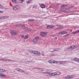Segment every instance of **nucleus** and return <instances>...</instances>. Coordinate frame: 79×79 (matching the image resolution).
<instances>
[{
	"label": "nucleus",
	"instance_id": "7",
	"mask_svg": "<svg viewBox=\"0 0 79 79\" xmlns=\"http://www.w3.org/2000/svg\"><path fill=\"white\" fill-rule=\"evenodd\" d=\"M40 34L41 37H44L46 35V32H42L40 33Z\"/></svg>",
	"mask_w": 79,
	"mask_h": 79
},
{
	"label": "nucleus",
	"instance_id": "30",
	"mask_svg": "<svg viewBox=\"0 0 79 79\" xmlns=\"http://www.w3.org/2000/svg\"><path fill=\"white\" fill-rule=\"evenodd\" d=\"M69 34H67L64 36L63 37H68V36H69Z\"/></svg>",
	"mask_w": 79,
	"mask_h": 79
},
{
	"label": "nucleus",
	"instance_id": "54",
	"mask_svg": "<svg viewBox=\"0 0 79 79\" xmlns=\"http://www.w3.org/2000/svg\"><path fill=\"white\" fill-rule=\"evenodd\" d=\"M52 49H50V52H51V50H52V51H53V50H52Z\"/></svg>",
	"mask_w": 79,
	"mask_h": 79
},
{
	"label": "nucleus",
	"instance_id": "56",
	"mask_svg": "<svg viewBox=\"0 0 79 79\" xmlns=\"http://www.w3.org/2000/svg\"><path fill=\"white\" fill-rule=\"evenodd\" d=\"M43 74H46V72H43Z\"/></svg>",
	"mask_w": 79,
	"mask_h": 79
},
{
	"label": "nucleus",
	"instance_id": "42",
	"mask_svg": "<svg viewBox=\"0 0 79 79\" xmlns=\"http://www.w3.org/2000/svg\"><path fill=\"white\" fill-rule=\"evenodd\" d=\"M3 13V11L0 10V13Z\"/></svg>",
	"mask_w": 79,
	"mask_h": 79
},
{
	"label": "nucleus",
	"instance_id": "12",
	"mask_svg": "<svg viewBox=\"0 0 79 79\" xmlns=\"http://www.w3.org/2000/svg\"><path fill=\"white\" fill-rule=\"evenodd\" d=\"M7 59H6V58H1V59H0V61H6Z\"/></svg>",
	"mask_w": 79,
	"mask_h": 79
},
{
	"label": "nucleus",
	"instance_id": "27",
	"mask_svg": "<svg viewBox=\"0 0 79 79\" xmlns=\"http://www.w3.org/2000/svg\"><path fill=\"white\" fill-rule=\"evenodd\" d=\"M28 21H34V19H28Z\"/></svg>",
	"mask_w": 79,
	"mask_h": 79
},
{
	"label": "nucleus",
	"instance_id": "17",
	"mask_svg": "<svg viewBox=\"0 0 79 79\" xmlns=\"http://www.w3.org/2000/svg\"><path fill=\"white\" fill-rule=\"evenodd\" d=\"M71 47L72 48V50H73V49H74L76 47V46L75 45H73V46H71Z\"/></svg>",
	"mask_w": 79,
	"mask_h": 79
},
{
	"label": "nucleus",
	"instance_id": "2",
	"mask_svg": "<svg viewBox=\"0 0 79 79\" xmlns=\"http://www.w3.org/2000/svg\"><path fill=\"white\" fill-rule=\"evenodd\" d=\"M10 34H11L12 36H15V35H16L18 34V32L16 31L15 30H12L10 32Z\"/></svg>",
	"mask_w": 79,
	"mask_h": 79
},
{
	"label": "nucleus",
	"instance_id": "26",
	"mask_svg": "<svg viewBox=\"0 0 79 79\" xmlns=\"http://www.w3.org/2000/svg\"><path fill=\"white\" fill-rule=\"evenodd\" d=\"M37 8V5H34L33 7V8Z\"/></svg>",
	"mask_w": 79,
	"mask_h": 79
},
{
	"label": "nucleus",
	"instance_id": "5",
	"mask_svg": "<svg viewBox=\"0 0 79 79\" xmlns=\"http://www.w3.org/2000/svg\"><path fill=\"white\" fill-rule=\"evenodd\" d=\"M58 63H59V64H64V63H69V61H58Z\"/></svg>",
	"mask_w": 79,
	"mask_h": 79
},
{
	"label": "nucleus",
	"instance_id": "31",
	"mask_svg": "<svg viewBox=\"0 0 79 79\" xmlns=\"http://www.w3.org/2000/svg\"><path fill=\"white\" fill-rule=\"evenodd\" d=\"M28 38V36L26 35L25 36V37H24V39H27Z\"/></svg>",
	"mask_w": 79,
	"mask_h": 79
},
{
	"label": "nucleus",
	"instance_id": "60",
	"mask_svg": "<svg viewBox=\"0 0 79 79\" xmlns=\"http://www.w3.org/2000/svg\"><path fill=\"white\" fill-rule=\"evenodd\" d=\"M77 15H78V14H77Z\"/></svg>",
	"mask_w": 79,
	"mask_h": 79
},
{
	"label": "nucleus",
	"instance_id": "39",
	"mask_svg": "<svg viewBox=\"0 0 79 79\" xmlns=\"http://www.w3.org/2000/svg\"><path fill=\"white\" fill-rule=\"evenodd\" d=\"M56 26H57V27H61V25H56Z\"/></svg>",
	"mask_w": 79,
	"mask_h": 79
},
{
	"label": "nucleus",
	"instance_id": "4",
	"mask_svg": "<svg viewBox=\"0 0 79 79\" xmlns=\"http://www.w3.org/2000/svg\"><path fill=\"white\" fill-rule=\"evenodd\" d=\"M73 77H74V75H68L67 77H64V78L65 79H70Z\"/></svg>",
	"mask_w": 79,
	"mask_h": 79
},
{
	"label": "nucleus",
	"instance_id": "1",
	"mask_svg": "<svg viewBox=\"0 0 79 79\" xmlns=\"http://www.w3.org/2000/svg\"><path fill=\"white\" fill-rule=\"evenodd\" d=\"M30 53H33V54H35L36 55H37V56H39L40 55V52L38 51H32L30 52Z\"/></svg>",
	"mask_w": 79,
	"mask_h": 79
},
{
	"label": "nucleus",
	"instance_id": "29",
	"mask_svg": "<svg viewBox=\"0 0 79 79\" xmlns=\"http://www.w3.org/2000/svg\"><path fill=\"white\" fill-rule=\"evenodd\" d=\"M68 50H72V48H71V46H70L67 48Z\"/></svg>",
	"mask_w": 79,
	"mask_h": 79
},
{
	"label": "nucleus",
	"instance_id": "52",
	"mask_svg": "<svg viewBox=\"0 0 79 79\" xmlns=\"http://www.w3.org/2000/svg\"><path fill=\"white\" fill-rule=\"evenodd\" d=\"M53 63H55V61H53Z\"/></svg>",
	"mask_w": 79,
	"mask_h": 79
},
{
	"label": "nucleus",
	"instance_id": "37",
	"mask_svg": "<svg viewBox=\"0 0 79 79\" xmlns=\"http://www.w3.org/2000/svg\"><path fill=\"white\" fill-rule=\"evenodd\" d=\"M48 63H52V61L51 60H49L48 61Z\"/></svg>",
	"mask_w": 79,
	"mask_h": 79
},
{
	"label": "nucleus",
	"instance_id": "43",
	"mask_svg": "<svg viewBox=\"0 0 79 79\" xmlns=\"http://www.w3.org/2000/svg\"><path fill=\"white\" fill-rule=\"evenodd\" d=\"M28 63V61L26 62V61H25L24 62V63Z\"/></svg>",
	"mask_w": 79,
	"mask_h": 79
},
{
	"label": "nucleus",
	"instance_id": "46",
	"mask_svg": "<svg viewBox=\"0 0 79 79\" xmlns=\"http://www.w3.org/2000/svg\"><path fill=\"white\" fill-rule=\"evenodd\" d=\"M58 61H55V63H56L57 64H58Z\"/></svg>",
	"mask_w": 79,
	"mask_h": 79
},
{
	"label": "nucleus",
	"instance_id": "15",
	"mask_svg": "<svg viewBox=\"0 0 79 79\" xmlns=\"http://www.w3.org/2000/svg\"><path fill=\"white\" fill-rule=\"evenodd\" d=\"M8 61L9 62H12V61H15V60H11V59H7V60L6 61Z\"/></svg>",
	"mask_w": 79,
	"mask_h": 79
},
{
	"label": "nucleus",
	"instance_id": "24",
	"mask_svg": "<svg viewBox=\"0 0 79 79\" xmlns=\"http://www.w3.org/2000/svg\"><path fill=\"white\" fill-rule=\"evenodd\" d=\"M21 27L23 29H24V28L26 27L24 25H22L21 26Z\"/></svg>",
	"mask_w": 79,
	"mask_h": 79
},
{
	"label": "nucleus",
	"instance_id": "32",
	"mask_svg": "<svg viewBox=\"0 0 79 79\" xmlns=\"http://www.w3.org/2000/svg\"><path fill=\"white\" fill-rule=\"evenodd\" d=\"M17 0H12L11 2H15L16 3V1H17Z\"/></svg>",
	"mask_w": 79,
	"mask_h": 79
},
{
	"label": "nucleus",
	"instance_id": "57",
	"mask_svg": "<svg viewBox=\"0 0 79 79\" xmlns=\"http://www.w3.org/2000/svg\"><path fill=\"white\" fill-rule=\"evenodd\" d=\"M2 6V5H1V4H0V6Z\"/></svg>",
	"mask_w": 79,
	"mask_h": 79
},
{
	"label": "nucleus",
	"instance_id": "38",
	"mask_svg": "<svg viewBox=\"0 0 79 79\" xmlns=\"http://www.w3.org/2000/svg\"><path fill=\"white\" fill-rule=\"evenodd\" d=\"M68 48H66L64 49V51H68Z\"/></svg>",
	"mask_w": 79,
	"mask_h": 79
},
{
	"label": "nucleus",
	"instance_id": "20",
	"mask_svg": "<svg viewBox=\"0 0 79 79\" xmlns=\"http://www.w3.org/2000/svg\"><path fill=\"white\" fill-rule=\"evenodd\" d=\"M41 7L42 8H46V6L44 4H42L41 5Z\"/></svg>",
	"mask_w": 79,
	"mask_h": 79
},
{
	"label": "nucleus",
	"instance_id": "59",
	"mask_svg": "<svg viewBox=\"0 0 79 79\" xmlns=\"http://www.w3.org/2000/svg\"><path fill=\"white\" fill-rule=\"evenodd\" d=\"M77 79H79V78H77Z\"/></svg>",
	"mask_w": 79,
	"mask_h": 79
},
{
	"label": "nucleus",
	"instance_id": "33",
	"mask_svg": "<svg viewBox=\"0 0 79 79\" xmlns=\"http://www.w3.org/2000/svg\"><path fill=\"white\" fill-rule=\"evenodd\" d=\"M66 10V8H63L62 9V10H63V11H64Z\"/></svg>",
	"mask_w": 79,
	"mask_h": 79
},
{
	"label": "nucleus",
	"instance_id": "11",
	"mask_svg": "<svg viewBox=\"0 0 79 79\" xmlns=\"http://www.w3.org/2000/svg\"><path fill=\"white\" fill-rule=\"evenodd\" d=\"M24 30L25 31H29V32H31V31L30 29L29 28H26V27H25V28H24Z\"/></svg>",
	"mask_w": 79,
	"mask_h": 79
},
{
	"label": "nucleus",
	"instance_id": "21",
	"mask_svg": "<svg viewBox=\"0 0 79 79\" xmlns=\"http://www.w3.org/2000/svg\"><path fill=\"white\" fill-rule=\"evenodd\" d=\"M19 1L20 3H23L24 2V0H19Z\"/></svg>",
	"mask_w": 79,
	"mask_h": 79
},
{
	"label": "nucleus",
	"instance_id": "48",
	"mask_svg": "<svg viewBox=\"0 0 79 79\" xmlns=\"http://www.w3.org/2000/svg\"><path fill=\"white\" fill-rule=\"evenodd\" d=\"M61 34V32H60L58 33L59 34Z\"/></svg>",
	"mask_w": 79,
	"mask_h": 79
},
{
	"label": "nucleus",
	"instance_id": "36",
	"mask_svg": "<svg viewBox=\"0 0 79 79\" xmlns=\"http://www.w3.org/2000/svg\"><path fill=\"white\" fill-rule=\"evenodd\" d=\"M20 26L21 25L19 24H18L16 25V26H17V27H19V26Z\"/></svg>",
	"mask_w": 79,
	"mask_h": 79
},
{
	"label": "nucleus",
	"instance_id": "6",
	"mask_svg": "<svg viewBox=\"0 0 79 79\" xmlns=\"http://www.w3.org/2000/svg\"><path fill=\"white\" fill-rule=\"evenodd\" d=\"M38 39H39V37H36L35 39H34L33 40V43H34V44H37V40H38Z\"/></svg>",
	"mask_w": 79,
	"mask_h": 79
},
{
	"label": "nucleus",
	"instance_id": "25",
	"mask_svg": "<svg viewBox=\"0 0 79 79\" xmlns=\"http://www.w3.org/2000/svg\"><path fill=\"white\" fill-rule=\"evenodd\" d=\"M51 75L52 76H56V73H51Z\"/></svg>",
	"mask_w": 79,
	"mask_h": 79
},
{
	"label": "nucleus",
	"instance_id": "13",
	"mask_svg": "<svg viewBox=\"0 0 79 79\" xmlns=\"http://www.w3.org/2000/svg\"><path fill=\"white\" fill-rule=\"evenodd\" d=\"M78 32H79V30H77V31H75V32H73L72 34H76V33H78Z\"/></svg>",
	"mask_w": 79,
	"mask_h": 79
},
{
	"label": "nucleus",
	"instance_id": "61",
	"mask_svg": "<svg viewBox=\"0 0 79 79\" xmlns=\"http://www.w3.org/2000/svg\"><path fill=\"white\" fill-rule=\"evenodd\" d=\"M36 18H37V17H36Z\"/></svg>",
	"mask_w": 79,
	"mask_h": 79
},
{
	"label": "nucleus",
	"instance_id": "8",
	"mask_svg": "<svg viewBox=\"0 0 79 79\" xmlns=\"http://www.w3.org/2000/svg\"><path fill=\"white\" fill-rule=\"evenodd\" d=\"M60 49V48H56V49H52L51 50H52V51L51 50V52H56Z\"/></svg>",
	"mask_w": 79,
	"mask_h": 79
},
{
	"label": "nucleus",
	"instance_id": "16",
	"mask_svg": "<svg viewBox=\"0 0 79 79\" xmlns=\"http://www.w3.org/2000/svg\"><path fill=\"white\" fill-rule=\"evenodd\" d=\"M8 17H7L6 16H2V19H6V18H7Z\"/></svg>",
	"mask_w": 79,
	"mask_h": 79
},
{
	"label": "nucleus",
	"instance_id": "9",
	"mask_svg": "<svg viewBox=\"0 0 79 79\" xmlns=\"http://www.w3.org/2000/svg\"><path fill=\"white\" fill-rule=\"evenodd\" d=\"M19 9V7L18 6H15L13 7V10H17Z\"/></svg>",
	"mask_w": 79,
	"mask_h": 79
},
{
	"label": "nucleus",
	"instance_id": "41",
	"mask_svg": "<svg viewBox=\"0 0 79 79\" xmlns=\"http://www.w3.org/2000/svg\"><path fill=\"white\" fill-rule=\"evenodd\" d=\"M24 71H23V70L21 69H20V72H24Z\"/></svg>",
	"mask_w": 79,
	"mask_h": 79
},
{
	"label": "nucleus",
	"instance_id": "47",
	"mask_svg": "<svg viewBox=\"0 0 79 79\" xmlns=\"http://www.w3.org/2000/svg\"><path fill=\"white\" fill-rule=\"evenodd\" d=\"M21 37H22V38H23V37H24V35H22Z\"/></svg>",
	"mask_w": 79,
	"mask_h": 79
},
{
	"label": "nucleus",
	"instance_id": "50",
	"mask_svg": "<svg viewBox=\"0 0 79 79\" xmlns=\"http://www.w3.org/2000/svg\"><path fill=\"white\" fill-rule=\"evenodd\" d=\"M74 11H70V12L71 13H73V12H74Z\"/></svg>",
	"mask_w": 79,
	"mask_h": 79
},
{
	"label": "nucleus",
	"instance_id": "40",
	"mask_svg": "<svg viewBox=\"0 0 79 79\" xmlns=\"http://www.w3.org/2000/svg\"><path fill=\"white\" fill-rule=\"evenodd\" d=\"M0 9H2V8H3V6H1V7H0Z\"/></svg>",
	"mask_w": 79,
	"mask_h": 79
},
{
	"label": "nucleus",
	"instance_id": "18",
	"mask_svg": "<svg viewBox=\"0 0 79 79\" xmlns=\"http://www.w3.org/2000/svg\"><path fill=\"white\" fill-rule=\"evenodd\" d=\"M2 78L3 79H5V78H6V75H4V74H2Z\"/></svg>",
	"mask_w": 79,
	"mask_h": 79
},
{
	"label": "nucleus",
	"instance_id": "22",
	"mask_svg": "<svg viewBox=\"0 0 79 79\" xmlns=\"http://www.w3.org/2000/svg\"><path fill=\"white\" fill-rule=\"evenodd\" d=\"M60 72H56V76H58V75H60Z\"/></svg>",
	"mask_w": 79,
	"mask_h": 79
},
{
	"label": "nucleus",
	"instance_id": "28",
	"mask_svg": "<svg viewBox=\"0 0 79 79\" xmlns=\"http://www.w3.org/2000/svg\"><path fill=\"white\" fill-rule=\"evenodd\" d=\"M61 30V28H58V27H57L55 29L56 31H59V30Z\"/></svg>",
	"mask_w": 79,
	"mask_h": 79
},
{
	"label": "nucleus",
	"instance_id": "34",
	"mask_svg": "<svg viewBox=\"0 0 79 79\" xmlns=\"http://www.w3.org/2000/svg\"><path fill=\"white\" fill-rule=\"evenodd\" d=\"M66 5H62L61 6V7H64V6H66Z\"/></svg>",
	"mask_w": 79,
	"mask_h": 79
},
{
	"label": "nucleus",
	"instance_id": "44",
	"mask_svg": "<svg viewBox=\"0 0 79 79\" xmlns=\"http://www.w3.org/2000/svg\"><path fill=\"white\" fill-rule=\"evenodd\" d=\"M36 69H39V68H36Z\"/></svg>",
	"mask_w": 79,
	"mask_h": 79
},
{
	"label": "nucleus",
	"instance_id": "19",
	"mask_svg": "<svg viewBox=\"0 0 79 79\" xmlns=\"http://www.w3.org/2000/svg\"><path fill=\"white\" fill-rule=\"evenodd\" d=\"M31 2H32V0H29L26 3L27 4H29L31 3Z\"/></svg>",
	"mask_w": 79,
	"mask_h": 79
},
{
	"label": "nucleus",
	"instance_id": "45",
	"mask_svg": "<svg viewBox=\"0 0 79 79\" xmlns=\"http://www.w3.org/2000/svg\"><path fill=\"white\" fill-rule=\"evenodd\" d=\"M2 73H0V77H2Z\"/></svg>",
	"mask_w": 79,
	"mask_h": 79
},
{
	"label": "nucleus",
	"instance_id": "51",
	"mask_svg": "<svg viewBox=\"0 0 79 79\" xmlns=\"http://www.w3.org/2000/svg\"><path fill=\"white\" fill-rule=\"evenodd\" d=\"M2 19V17H0V19Z\"/></svg>",
	"mask_w": 79,
	"mask_h": 79
},
{
	"label": "nucleus",
	"instance_id": "58",
	"mask_svg": "<svg viewBox=\"0 0 79 79\" xmlns=\"http://www.w3.org/2000/svg\"><path fill=\"white\" fill-rule=\"evenodd\" d=\"M42 55H43V56H44V54H42Z\"/></svg>",
	"mask_w": 79,
	"mask_h": 79
},
{
	"label": "nucleus",
	"instance_id": "3",
	"mask_svg": "<svg viewBox=\"0 0 79 79\" xmlns=\"http://www.w3.org/2000/svg\"><path fill=\"white\" fill-rule=\"evenodd\" d=\"M71 60V61H76L77 62H78V63H79V59L76 57L72 58Z\"/></svg>",
	"mask_w": 79,
	"mask_h": 79
},
{
	"label": "nucleus",
	"instance_id": "10",
	"mask_svg": "<svg viewBox=\"0 0 79 79\" xmlns=\"http://www.w3.org/2000/svg\"><path fill=\"white\" fill-rule=\"evenodd\" d=\"M53 27L51 25H48L47 26V28L48 29H50L51 28H53Z\"/></svg>",
	"mask_w": 79,
	"mask_h": 79
},
{
	"label": "nucleus",
	"instance_id": "14",
	"mask_svg": "<svg viewBox=\"0 0 79 79\" xmlns=\"http://www.w3.org/2000/svg\"><path fill=\"white\" fill-rule=\"evenodd\" d=\"M68 34V32L66 31H63L61 32V34Z\"/></svg>",
	"mask_w": 79,
	"mask_h": 79
},
{
	"label": "nucleus",
	"instance_id": "23",
	"mask_svg": "<svg viewBox=\"0 0 79 79\" xmlns=\"http://www.w3.org/2000/svg\"><path fill=\"white\" fill-rule=\"evenodd\" d=\"M5 72V70L2 69H0V73H3Z\"/></svg>",
	"mask_w": 79,
	"mask_h": 79
},
{
	"label": "nucleus",
	"instance_id": "53",
	"mask_svg": "<svg viewBox=\"0 0 79 79\" xmlns=\"http://www.w3.org/2000/svg\"><path fill=\"white\" fill-rule=\"evenodd\" d=\"M55 39H56H56H57V38L56 37H55Z\"/></svg>",
	"mask_w": 79,
	"mask_h": 79
},
{
	"label": "nucleus",
	"instance_id": "55",
	"mask_svg": "<svg viewBox=\"0 0 79 79\" xmlns=\"http://www.w3.org/2000/svg\"><path fill=\"white\" fill-rule=\"evenodd\" d=\"M73 6H71V7H70V8L71 9L72 8H73Z\"/></svg>",
	"mask_w": 79,
	"mask_h": 79
},
{
	"label": "nucleus",
	"instance_id": "35",
	"mask_svg": "<svg viewBox=\"0 0 79 79\" xmlns=\"http://www.w3.org/2000/svg\"><path fill=\"white\" fill-rule=\"evenodd\" d=\"M46 73L48 74H49V75H51V73L50 72H47Z\"/></svg>",
	"mask_w": 79,
	"mask_h": 79
},
{
	"label": "nucleus",
	"instance_id": "49",
	"mask_svg": "<svg viewBox=\"0 0 79 79\" xmlns=\"http://www.w3.org/2000/svg\"><path fill=\"white\" fill-rule=\"evenodd\" d=\"M17 71H19V72H20V69H18V70H17Z\"/></svg>",
	"mask_w": 79,
	"mask_h": 79
}]
</instances>
